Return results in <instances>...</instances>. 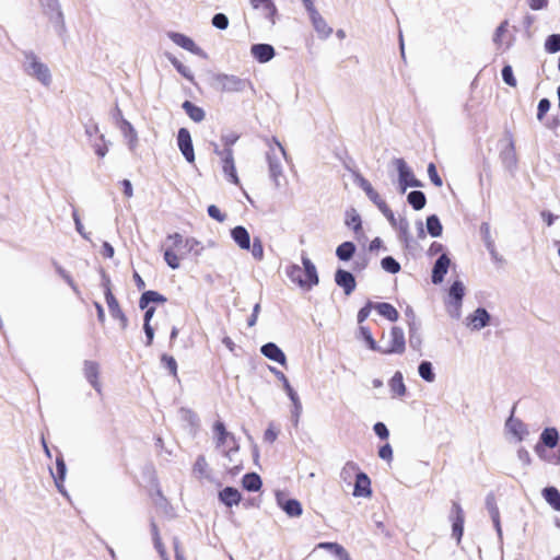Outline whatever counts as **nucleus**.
I'll return each mask as SVG.
<instances>
[{
  "mask_svg": "<svg viewBox=\"0 0 560 560\" xmlns=\"http://www.w3.org/2000/svg\"><path fill=\"white\" fill-rule=\"evenodd\" d=\"M301 261L302 267L292 264L287 267L285 273L288 278L301 289L311 290L319 282L316 266L305 254H302Z\"/></svg>",
  "mask_w": 560,
  "mask_h": 560,
  "instance_id": "f257e3e1",
  "label": "nucleus"
},
{
  "mask_svg": "<svg viewBox=\"0 0 560 560\" xmlns=\"http://www.w3.org/2000/svg\"><path fill=\"white\" fill-rule=\"evenodd\" d=\"M185 240L179 233L170 234L164 244V260L172 269H178L179 258L185 256Z\"/></svg>",
  "mask_w": 560,
  "mask_h": 560,
  "instance_id": "f03ea898",
  "label": "nucleus"
},
{
  "mask_svg": "<svg viewBox=\"0 0 560 560\" xmlns=\"http://www.w3.org/2000/svg\"><path fill=\"white\" fill-rule=\"evenodd\" d=\"M25 72L40 82L43 85L48 86L51 83V73L49 68L40 61V59L33 55L26 54L23 62Z\"/></svg>",
  "mask_w": 560,
  "mask_h": 560,
  "instance_id": "7ed1b4c3",
  "label": "nucleus"
},
{
  "mask_svg": "<svg viewBox=\"0 0 560 560\" xmlns=\"http://www.w3.org/2000/svg\"><path fill=\"white\" fill-rule=\"evenodd\" d=\"M385 340L384 346H381L380 352L383 354H401L406 349V340L404 330L400 327L394 326L387 339L385 336L383 337Z\"/></svg>",
  "mask_w": 560,
  "mask_h": 560,
  "instance_id": "20e7f679",
  "label": "nucleus"
},
{
  "mask_svg": "<svg viewBox=\"0 0 560 560\" xmlns=\"http://www.w3.org/2000/svg\"><path fill=\"white\" fill-rule=\"evenodd\" d=\"M355 184L366 194L369 199L380 209V211L389 220H394L393 211L373 188L371 183L364 177H355Z\"/></svg>",
  "mask_w": 560,
  "mask_h": 560,
  "instance_id": "39448f33",
  "label": "nucleus"
},
{
  "mask_svg": "<svg viewBox=\"0 0 560 560\" xmlns=\"http://www.w3.org/2000/svg\"><path fill=\"white\" fill-rule=\"evenodd\" d=\"M268 145H269L268 159H269L270 172L272 173V175H278L282 172L281 161L285 159V151H284L282 144L276 139H272L271 141H269Z\"/></svg>",
  "mask_w": 560,
  "mask_h": 560,
  "instance_id": "423d86ee",
  "label": "nucleus"
},
{
  "mask_svg": "<svg viewBox=\"0 0 560 560\" xmlns=\"http://www.w3.org/2000/svg\"><path fill=\"white\" fill-rule=\"evenodd\" d=\"M505 430L515 442H522L529 435L528 427L521 419L514 418L513 415L505 421Z\"/></svg>",
  "mask_w": 560,
  "mask_h": 560,
  "instance_id": "0eeeda50",
  "label": "nucleus"
},
{
  "mask_svg": "<svg viewBox=\"0 0 560 560\" xmlns=\"http://www.w3.org/2000/svg\"><path fill=\"white\" fill-rule=\"evenodd\" d=\"M214 85L221 91L240 92L244 88V82L236 75L221 73L214 77Z\"/></svg>",
  "mask_w": 560,
  "mask_h": 560,
  "instance_id": "6e6552de",
  "label": "nucleus"
},
{
  "mask_svg": "<svg viewBox=\"0 0 560 560\" xmlns=\"http://www.w3.org/2000/svg\"><path fill=\"white\" fill-rule=\"evenodd\" d=\"M83 375L90 385L102 394V384L100 382V364L96 361L85 360L83 362Z\"/></svg>",
  "mask_w": 560,
  "mask_h": 560,
  "instance_id": "1a4fd4ad",
  "label": "nucleus"
},
{
  "mask_svg": "<svg viewBox=\"0 0 560 560\" xmlns=\"http://www.w3.org/2000/svg\"><path fill=\"white\" fill-rule=\"evenodd\" d=\"M308 15L313 28L316 32L318 38L327 39L332 34V27L329 26L327 21L320 15V13L316 9L308 12Z\"/></svg>",
  "mask_w": 560,
  "mask_h": 560,
  "instance_id": "9d476101",
  "label": "nucleus"
},
{
  "mask_svg": "<svg viewBox=\"0 0 560 560\" xmlns=\"http://www.w3.org/2000/svg\"><path fill=\"white\" fill-rule=\"evenodd\" d=\"M177 144H178L180 152L185 156V159L188 162H194L195 152H194L192 141H191L190 133L186 128H180L178 130Z\"/></svg>",
  "mask_w": 560,
  "mask_h": 560,
  "instance_id": "9b49d317",
  "label": "nucleus"
},
{
  "mask_svg": "<svg viewBox=\"0 0 560 560\" xmlns=\"http://www.w3.org/2000/svg\"><path fill=\"white\" fill-rule=\"evenodd\" d=\"M118 129L120 130L130 151H135L139 143V137L133 125L127 119H121Z\"/></svg>",
  "mask_w": 560,
  "mask_h": 560,
  "instance_id": "f8f14e48",
  "label": "nucleus"
},
{
  "mask_svg": "<svg viewBox=\"0 0 560 560\" xmlns=\"http://www.w3.org/2000/svg\"><path fill=\"white\" fill-rule=\"evenodd\" d=\"M170 39L177 46L192 52L199 56H205L203 51L196 45L192 38L189 36L177 33V32H171L168 33Z\"/></svg>",
  "mask_w": 560,
  "mask_h": 560,
  "instance_id": "ddd939ff",
  "label": "nucleus"
},
{
  "mask_svg": "<svg viewBox=\"0 0 560 560\" xmlns=\"http://www.w3.org/2000/svg\"><path fill=\"white\" fill-rule=\"evenodd\" d=\"M466 324L471 330H480L489 325L490 314L486 308L479 307L466 318Z\"/></svg>",
  "mask_w": 560,
  "mask_h": 560,
  "instance_id": "4468645a",
  "label": "nucleus"
},
{
  "mask_svg": "<svg viewBox=\"0 0 560 560\" xmlns=\"http://www.w3.org/2000/svg\"><path fill=\"white\" fill-rule=\"evenodd\" d=\"M213 431L218 448H224L236 443L234 435L226 431L223 422L217 421L213 425Z\"/></svg>",
  "mask_w": 560,
  "mask_h": 560,
  "instance_id": "2eb2a0df",
  "label": "nucleus"
},
{
  "mask_svg": "<svg viewBox=\"0 0 560 560\" xmlns=\"http://www.w3.org/2000/svg\"><path fill=\"white\" fill-rule=\"evenodd\" d=\"M278 505L287 513L290 517H299L303 513L301 503L295 499H284L282 493H277Z\"/></svg>",
  "mask_w": 560,
  "mask_h": 560,
  "instance_id": "dca6fc26",
  "label": "nucleus"
},
{
  "mask_svg": "<svg viewBox=\"0 0 560 560\" xmlns=\"http://www.w3.org/2000/svg\"><path fill=\"white\" fill-rule=\"evenodd\" d=\"M353 497L355 498H369L372 494L371 480L369 476L361 471L355 474V482L353 489Z\"/></svg>",
  "mask_w": 560,
  "mask_h": 560,
  "instance_id": "f3484780",
  "label": "nucleus"
},
{
  "mask_svg": "<svg viewBox=\"0 0 560 560\" xmlns=\"http://www.w3.org/2000/svg\"><path fill=\"white\" fill-rule=\"evenodd\" d=\"M250 55L260 63H266L273 59L276 51L269 44H255L250 47Z\"/></svg>",
  "mask_w": 560,
  "mask_h": 560,
  "instance_id": "a211bd4d",
  "label": "nucleus"
},
{
  "mask_svg": "<svg viewBox=\"0 0 560 560\" xmlns=\"http://www.w3.org/2000/svg\"><path fill=\"white\" fill-rule=\"evenodd\" d=\"M222 452L228 459L229 463H225L224 466L232 474H236L241 469V460L238 459V444L233 443L228 447L222 448Z\"/></svg>",
  "mask_w": 560,
  "mask_h": 560,
  "instance_id": "6ab92c4d",
  "label": "nucleus"
},
{
  "mask_svg": "<svg viewBox=\"0 0 560 560\" xmlns=\"http://www.w3.org/2000/svg\"><path fill=\"white\" fill-rule=\"evenodd\" d=\"M335 282L342 288L347 295L351 294L355 289V279L353 275L347 270L338 269L335 273Z\"/></svg>",
  "mask_w": 560,
  "mask_h": 560,
  "instance_id": "aec40b11",
  "label": "nucleus"
},
{
  "mask_svg": "<svg viewBox=\"0 0 560 560\" xmlns=\"http://www.w3.org/2000/svg\"><path fill=\"white\" fill-rule=\"evenodd\" d=\"M451 259L446 254H442L435 261L432 269V282L439 284L444 280V276L447 273Z\"/></svg>",
  "mask_w": 560,
  "mask_h": 560,
  "instance_id": "412c9836",
  "label": "nucleus"
},
{
  "mask_svg": "<svg viewBox=\"0 0 560 560\" xmlns=\"http://www.w3.org/2000/svg\"><path fill=\"white\" fill-rule=\"evenodd\" d=\"M250 3L255 10L261 12L264 18L267 19L270 24L273 25L276 23L275 16L277 13V8L271 0H252Z\"/></svg>",
  "mask_w": 560,
  "mask_h": 560,
  "instance_id": "4be33fe9",
  "label": "nucleus"
},
{
  "mask_svg": "<svg viewBox=\"0 0 560 560\" xmlns=\"http://www.w3.org/2000/svg\"><path fill=\"white\" fill-rule=\"evenodd\" d=\"M453 525H452V535L456 538L457 542L460 541L463 533H464V512L462 506L458 503H453Z\"/></svg>",
  "mask_w": 560,
  "mask_h": 560,
  "instance_id": "5701e85b",
  "label": "nucleus"
},
{
  "mask_svg": "<svg viewBox=\"0 0 560 560\" xmlns=\"http://www.w3.org/2000/svg\"><path fill=\"white\" fill-rule=\"evenodd\" d=\"M50 472H51V476L54 478V481H55V485H56L58 491L61 494L67 495V491L63 487V481L66 479V474H67V467H66V463L63 460L62 455H59L56 458V474H54L52 470H50Z\"/></svg>",
  "mask_w": 560,
  "mask_h": 560,
  "instance_id": "b1692460",
  "label": "nucleus"
},
{
  "mask_svg": "<svg viewBox=\"0 0 560 560\" xmlns=\"http://www.w3.org/2000/svg\"><path fill=\"white\" fill-rule=\"evenodd\" d=\"M260 352L271 361L285 365L287 358L284 352L273 342H267L260 348Z\"/></svg>",
  "mask_w": 560,
  "mask_h": 560,
  "instance_id": "393cba45",
  "label": "nucleus"
},
{
  "mask_svg": "<svg viewBox=\"0 0 560 560\" xmlns=\"http://www.w3.org/2000/svg\"><path fill=\"white\" fill-rule=\"evenodd\" d=\"M231 236L241 249L250 248V236L244 226L238 225L232 229Z\"/></svg>",
  "mask_w": 560,
  "mask_h": 560,
  "instance_id": "a878e982",
  "label": "nucleus"
},
{
  "mask_svg": "<svg viewBox=\"0 0 560 560\" xmlns=\"http://www.w3.org/2000/svg\"><path fill=\"white\" fill-rule=\"evenodd\" d=\"M388 386L393 397H404L407 393V388L404 382L402 373L397 371L388 382Z\"/></svg>",
  "mask_w": 560,
  "mask_h": 560,
  "instance_id": "bb28decb",
  "label": "nucleus"
},
{
  "mask_svg": "<svg viewBox=\"0 0 560 560\" xmlns=\"http://www.w3.org/2000/svg\"><path fill=\"white\" fill-rule=\"evenodd\" d=\"M539 443L548 448L556 447L559 443L558 430L553 427L544 429L539 436Z\"/></svg>",
  "mask_w": 560,
  "mask_h": 560,
  "instance_id": "cd10ccee",
  "label": "nucleus"
},
{
  "mask_svg": "<svg viewBox=\"0 0 560 560\" xmlns=\"http://www.w3.org/2000/svg\"><path fill=\"white\" fill-rule=\"evenodd\" d=\"M219 498L226 506L237 505L241 501V493L233 487H226L220 491Z\"/></svg>",
  "mask_w": 560,
  "mask_h": 560,
  "instance_id": "c85d7f7f",
  "label": "nucleus"
},
{
  "mask_svg": "<svg viewBox=\"0 0 560 560\" xmlns=\"http://www.w3.org/2000/svg\"><path fill=\"white\" fill-rule=\"evenodd\" d=\"M486 506L491 516V520L493 522V525L497 529L498 535L501 536L502 530H501V525H500V513H499V509L495 503V499L492 494H489L487 497Z\"/></svg>",
  "mask_w": 560,
  "mask_h": 560,
  "instance_id": "c756f323",
  "label": "nucleus"
},
{
  "mask_svg": "<svg viewBox=\"0 0 560 560\" xmlns=\"http://www.w3.org/2000/svg\"><path fill=\"white\" fill-rule=\"evenodd\" d=\"M105 300L108 306V311L113 318H116L117 316H120L124 313L119 306L117 299L112 293L108 283L105 285Z\"/></svg>",
  "mask_w": 560,
  "mask_h": 560,
  "instance_id": "7c9ffc66",
  "label": "nucleus"
},
{
  "mask_svg": "<svg viewBox=\"0 0 560 560\" xmlns=\"http://www.w3.org/2000/svg\"><path fill=\"white\" fill-rule=\"evenodd\" d=\"M91 144L96 155H98L100 158H104L109 151L112 141L108 140L104 133H101L98 135V137H95L94 141Z\"/></svg>",
  "mask_w": 560,
  "mask_h": 560,
  "instance_id": "2f4dec72",
  "label": "nucleus"
},
{
  "mask_svg": "<svg viewBox=\"0 0 560 560\" xmlns=\"http://www.w3.org/2000/svg\"><path fill=\"white\" fill-rule=\"evenodd\" d=\"M542 497L546 502L556 511H560V492L555 487H546L542 490Z\"/></svg>",
  "mask_w": 560,
  "mask_h": 560,
  "instance_id": "473e14b6",
  "label": "nucleus"
},
{
  "mask_svg": "<svg viewBox=\"0 0 560 560\" xmlns=\"http://www.w3.org/2000/svg\"><path fill=\"white\" fill-rule=\"evenodd\" d=\"M317 548L331 550L339 560H351L348 551L337 542H319Z\"/></svg>",
  "mask_w": 560,
  "mask_h": 560,
  "instance_id": "72a5a7b5",
  "label": "nucleus"
},
{
  "mask_svg": "<svg viewBox=\"0 0 560 560\" xmlns=\"http://www.w3.org/2000/svg\"><path fill=\"white\" fill-rule=\"evenodd\" d=\"M223 163V172L225 175H235V165L232 149H223L219 152Z\"/></svg>",
  "mask_w": 560,
  "mask_h": 560,
  "instance_id": "f704fd0d",
  "label": "nucleus"
},
{
  "mask_svg": "<svg viewBox=\"0 0 560 560\" xmlns=\"http://www.w3.org/2000/svg\"><path fill=\"white\" fill-rule=\"evenodd\" d=\"M377 313L387 318L390 322H396L398 319L397 310L389 303L381 302L374 305Z\"/></svg>",
  "mask_w": 560,
  "mask_h": 560,
  "instance_id": "c9c22d12",
  "label": "nucleus"
},
{
  "mask_svg": "<svg viewBox=\"0 0 560 560\" xmlns=\"http://www.w3.org/2000/svg\"><path fill=\"white\" fill-rule=\"evenodd\" d=\"M166 299L156 291H145L142 293L139 307L147 308L150 303H164Z\"/></svg>",
  "mask_w": 560,
  "mask_h": 560,
  "instance_id": "e433bc0d",
  "label": "nucleus"
},
{
  "mask_svg": "<svg viewBox=\"0 0 560 560\" xmlns=\"http://www.w3.org/2000/svg\"><path fill=\"white\" fill-rule=\"evenodd\" d=\"M354 253L355 245L352 242H343L336 249L337 257L342 261L350 260Z\"/></svg>",
  "mask_w": 560,
  "mask_h": 560,
  "instance_id": "4c0bfd02",
  "label": "nucleus"
},
{
  "mask_svg": "<svg viewBox=\"0 0 560 560\" xmlns=\"http://www.w3.org/2000/svg\"><path fill=\"white\" fill-rule=\"evenodd\" d=\"M419 376L428 382L433 383L435 381V373L433 371V365L430 361H421L418 366Z\"/></svg>",
  "mask_w": 560,
  "mask_h": 560,
  "instance_id": "58836bf2",
  "label": "nucleus"
},
{
  "mask_svg": "<svg viewBox=\"0 0 560 560\" xmlns=\"http://www.w3.org/2000/svg\"><path fill=\"white\" fill-rule=\"evenodd\" d=\"M183 108L187 115L196 122H200L205 119V112L201 107L194 105L191 102L186 101L183 104Z\"/></svg>",
  "mask_w": 560,
  "mask_h": 560,
  "instance_id": "ea45409f",
  "label": "nucleus"
},
{
  "mask_svg": "<svg viewBox=\"0 0 560 560\" xmlns=\"http://www.w3.org/2000/svg\"><path fill=\"white\" fill-rule=\"evenodd\" d=\"M242 483L248 491H258L261 487V479L257 474L250 472L243 477Z\"/></svg>",
  "mask_w": 560,
  "mask_h": 560,
  "instance_id": "a19ab883",
  "label": "nucleus"
},
{
  "mask_svg": "<svg viewBox=\"0 0 560 560\" xmlns=\"http://www.w3.org/2000/svg\"><path fill=\"white\" fill-rule=\"evenodd\" d=\"M192 471L198 478H209V467L203 455H199L194 464Z\"/></svg>",
  "mask_w": 560,
  "mask_h": 560,
  "instance_id": "79ce46f5",
  "label": "nucleus"
},
{
  "mask_svg": "<svg viewBox=\"0 0 560 560\" xmlns=\"http://www.w3.org/2000/svg\"><path fill=\"white\" fill-rule=\"evenodd\" d=\"M345 223L348 228H351L355 233L361 230V218L355 209H349L346 212Z\"/></svg>",
  "mask_w": 560,
  "mask_h": 560,
  "instance_id": "37998d69",
  "label": "nucleus"
},
{
  "mask_svg": "<svg viewBox=\"0 0 560 560\" xmlns=\"http://www.w3.org/2000/svg\"><path fill=\"white\" fill-rule=\"evenodd\" d=\"M427 230L432 237H439L442 234L443 228L440 219L435 214L427 218Z\"/></svg>",
  "mask_w": 560,
  "mask_h": 560,
  "instance_id": "c03bdc74",
  "label": "nucleus"
},
{
  "mask_svg": "<svg viewBox=\"0 0 560 560\" xmlns=\"http://www.w3.org/2000/svg\"><path fill=\"white\" fill-rule=\"evenodd\" d=\"M358 472H361L359 470L358 465L353 462H348V463H346V465L342 467V469L340 471V478L342 481L350 485L351 479L353 477H355V474H358Z\"/></svg>",
  "mask_w": 560,
  "mask_h": 560,
  "instance_id": "a18cd8bd",
  "label": "nucleus"
},
{
  "mask_svg": "<svg viewBox=\"0 0 560 560\" xmlns=\"http://www.w3.org/2000/svg\"><path fill=\"white\" fill-rule=\"evenodd\" d=\"M500 147L502 153L505 155L506 160H512L514 158V140L512 136L506 135L500 140Z\"/></svg>",
  "mask_w": 560,
  "mask_h": 560,
  "instance_id": "49530a36",
  "label": "nucleus"
},
{
  "mask_svg": "<svg viewBox=\"0 0 560 560\" xmlns=\"http://www.w3.org/2000/svg\"><path fill=\"white\" fill-rule=\"evenodd\" d=\"M270 371L276 375V377L282 383L283 389L285 390L288 397L290 399H294V397L298 396L296 392L292 388V386L289 383V380L287 376L279 370L271 368Z\"/></svg>",
  "mask_w": 560,
  "mask_h": 560,
  "instance_id": "de8ad7c7",
  "label": "nucleus"
},
{
  "mask_svg": "<svg viewBox=\"0 0 560 560\" xmlns=\"http://www.w3.org/2000/svg\"><path fill=\"white\" fill-rule=\"evenodd\" d=\"M465 294V287L462 281H454L448 291V301H463V296Z\"/></svg>",
  "mask_w": 560,
  "mask_h": 560,
  "instance_id": "09e8293b",
  "label": "nucleus"
},
{
  "mask_svg": "<svg viewBox=\"0 0 560 560\" xmlns=\"http://www.w3.org/2000/svg\"><path fill=\"white\" fill-rule=\"evenodd\" d=\"M407 199L415 210H420L425 206V196L420 190L409 192Z\"/></svg>",
  "mask_w": 560,
  "mask_h": 560,
  "instance_id": "8fccbe9b",
  "label": "nucleus"
},
{
  "mask_svg": "<svg viewBox=\"0 0 560 560\" xmlns=\"http://www.w3.org/2000/svg\"><path fill=\"white\" fill-rule=\"evenodd\" d=\"M360 336L365 340L368 347L373 350L380 352L381 346L376 343L374 340L370 329L368 327L361 326L359 329Z\"/></svg>",
  "mask_w": 560,
  "mask_h": 560,
  "instance_id": "3c124183",
  "label": "nucleus"
},
{
  "mask_svg": "<svg viewBox=\"0 0 560 560\" xmlns=\"http://www.w3.org/2000/svg\"><path fill=\"white\" fill-rule=\"evenodd\" d=\"M506 32H508V22L504 21L502 22L495 30L494 34H493V42L494 44L501 48L504 46V37L506 35Z\"/></svg>",
  "mask_w": 560,
  "mask_h": 560,
  "instance_id": "603ef678",
  "label": "nucleus"
},
{
  "mask_svg": "<svg viewBox=\"0 0 560 560\" xmlns=\"http://www.w3.org/2000/svg\"><path fill=\"white\" fill-rule=\"evenodd\" d=\"M545 50L549 54H555L560 50V35L553 34L547 37L545 42Z\"/></svg>",
  "mask_w": 560,
  "mask_h": 560,
  "instance_id": "864d4df0",
  "label": "nucleus"
},
{
  "mask_svg": "<svg viewBox=\"0 0 560 560\" xmlns=\"http://www.w3.org/2000/svg\"><path fill=\"white\" fill-rule=\"evenodd\" d=\"M184 248H185V255L189 254V253H194L196 256H198V255H200V253L202 250V246H201L200 242H198L194 237H188L185 240Z\"/></svg>",
  "mask_w": 560,
  "mask_h": 560,
  "instance_id": "5fc2aeb1",
  "label": "nucleus"
},
{
  "mask_svg": "<svg viewBox=\"0 0 560 560\" xmlns=\"http://www.w3.org/2000/svg\"><path fill=\"white\" fill-rule=\"evenodd\" d=\"M382 268L389 273H397L400 270L399 262L392 256H387L381 261Z\"/></svg>",
  "mask_w": 560,
  "mask_h": 560,
  "instance_id": "6e6d98bb",
  "label": "nucleus"
},
{
  "mask_svg": "<svg viewBox=\"0 0 560 560\" xmlns=\"http://www.w3.org/2000/svg\"><path fill=\"white\" fill-rule=\"evenodd\" d=\"M168 60L183 77H185L189 81L194 80L191 71L186 66H184L177 58L168 56Z\"/></svg>",
  "mask_w": 560,
  "mask_h": 560,
  "instance_id": "4d7b16f0",
  "label": "nucleus"
},
{
  "mask_svg": "<svg viewBox=\"0 0 560 560\" xmlns=\"http://www.w3.org/2000/svg\"><path fill=\"white\" fill-rule=\"evenodd\" d=\"M421 186L417 177H398L397 188L400 192H405L408 187Z\"/></svg>",
  "mask_w": 560,
  "mask_h": 560,
  "instance_id": "13d9d810",
  "label": "nucleus"
},
{
  "mask_svg": "<svg viewBox=\"0 0 560 560\" xmlns=\"http://www.w3.org/2000/svg\"><path fill=\"white\" fill-rule=\"evenodd\" d=\"M161 362L163 366L167 369L173 376L177 375V363L172 355L163 354L161 357Z\"/></svg>",
  "mask_w": 560,
  "mask_h": 560,
  "instance_id": "bf43d9fd",
  "label": "nucleus"
},
{
  "mask_svg": "<svg viewBox=\"0 0 560 560\" xmlns=\"http://www.w3.org/2000/svg\"><path fill=\"white\" fill-rule=\"evenodd\" d=\"M252 256L260 261L264 258V246L259 238H254L253 244H250Z\"/></svg>",
  "mask_w": 560,
  "mask_h": 560,
  "instance_id": "052dcab7",
  "label": "nucleus"
},
{
  "mask_svg": "<svg viewBox=\"0 0 560 560\" xmlns=\"http://www.w3.org/2000/svg\"><path fill=\"white\" fill-rule=\"evenodd\" d=\"M409 345L415 350H420L422 345L421 336L418 334L416 327H410L409 330Z\"/></svg>",
  "mask_w": 560,
  "mask_h": 560,
  "instance_id": "680f3d73",
  "label": "nucleus"
},
{
  "mask_svg": "<svg viewBox=\"0 0 560 560\" xmlns=\"http://www.w3.org/2000/svg\"><path fill=\"white\" fill-rule=\"evenodd\" d=\"M502 79L503 81L512 86V88H515L516 84H517V81L513 74V70H512V67L511 66H505L503 69H502Z\"/></svg>",
  "mask_w": 560,
  "mask_h": 560,
  "instance_id": "e2e57ef3",
  "label": "nucleus"
},
{
  "mask_svg": "<svg viewBox=\"0 0 560 560\" xmlns=\"http://www.w3.org/2000/svg\"><path fill=\"white\" fill-rule=\"evenodd\" d=\"M292 401L293 408H292V420L295 425L299 423V419L302 412V404L300 401L299 396L294 397V399H290Z\"/></svg>",
  "mask_w": 560,
  "mask_h": 560,
  "instance_id": "0e129e2a",
  "label": "nucleus"
},
{
  "mask_svg": "<svg viewBox=\"0 0 560 560\" xmlns=\"http://www.w3.org/2000/svg\"><path fill=\"white\" fill-rule=\"evenodd\" d=\"M212 25L219 30H225L229 26V19L223 13H217L212 18Z\"/></svg>",
  "mask_w": 560,
  "mask_h": 560,
  "instance_id": "69168bd1",
  "label": "nucleus"
},
{
  "mask_svg": "<svg viewBox=\"0 0 560 560\" xmlns=\"http://www.w3.org/2000/svg\"><path fill=\"white\" fill-rule=\"evenodd\" d=\"M460 308H462L460 302H456V301L447 302V312L453 318L458 319L460 317Z\"/></svg>",
  "mask_w": 560,
  "mask_h": 560,
  "instance_id": "338daca9",
  "label": "nucleus"
},
{
  "mask_svg": "<svg viewBox=\"0 0 560 560\" xmlns=\"http://www.w3.org/2000/svg\"><path fill=\"white\" fill-rule=\"evenodd\" d=\"M237 140H238V135L235 132H228V133L223 135L221 138L224 149H231L232 145H234Z\"/></svg>",
  "mask_w": 560,
  "mask_h": 560,
  "instance_id": "774afa93",
  "label": "nucleus"
}]
</instances>
